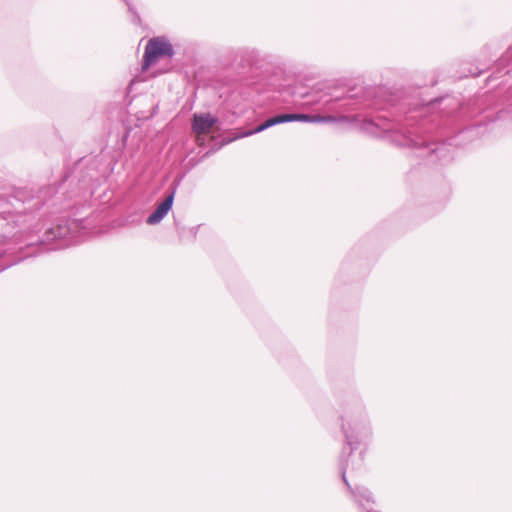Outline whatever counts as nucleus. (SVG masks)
I'll return each mask as SVG.
<instances>
[{"label":"nucleus","instance_id":"5","mask_svg":"<svg viewBox=\"0 0 512 512\" xmlns=\"http://www.w3.org/2000/svg\"><path fill=\"white\" fill-rule=\"evenodd\" d=\"M175 54L173 45L164 36H158L150 39L145 47L143 55L142 68L148 69L149 66L156 63L160 58H172Z\"/></svg>","mask_w":512,"mask_h":512},{"label":"nucleus","instance_id":"7","mask_svg":"<svg viewBox=\"0 0 512 512\" xmlns=\"http://www.w3.org/2000/svg\"><path fill=\"white\" fill-rule=\"evenodd\" d=\"M349 464L344 463V456L342 455L340 458V470H341V476L342 480L345 483L347 490L349 493L354 497V499L359 502L360 504H364V502H370L372 501V493L371 491L364 487V486H357L353 488L350 483L348 482L346 478V472Z\"/></svg>","mask_w":512,"mask_h":512},{"label":"nucleus","instance_id":"8","mask_svg":"<svg viewBox=\"0 0 512 512\" xmlns=\"http://www.w3.org/2000/svg\"><path fill=\"white\" fill-rule=\"evenodd\" d=\"M218 122L210 113H195L192 118V130L197 135L207 134Z\"/></svg>","mask_w":512,"mask_h":512},{"label":"nucleus","instance_id":"4","mask_svg":"<svg viewBox=\"0 0 512 512\" xmlns=\"http://www.w3.org/2000/svg\"><path fill=\"white\" fill-rule=\"evenodd\" d=\"M293 121H299V122H311V123H328V122H335V118L333 116H320V115H308V114H296V113H290V114H279L274 117H271L267 120H265L262 124L258 125L256 128L246 131L242 133L241 137H247L251 136L256 133H260L272 126L287 123V122H293Z\"/></svg>","mask_w":512,"mask_h":512},{"label":"nucleus","instance_id":"6","mask_svg":"<svg viewBox=\"0 0 512 512\" xmlns=\"http://www.w3.org/2000/svg\"><path fill=\"white\" fill-rule=\"evenodd\" d=\"M76 228L77 225L74 220L61 219L57 224L45 231L43 241L53 242L57 240H64L67 241L64 245H68L75 237Z\"/></svg>","mask_w":512,"mask_h":512},{"label":"nucleus","instance_id":"3","mask_svg":"<svg viewBox=\"0 0 512 512\" xmlns=\"http://www.w3.org/2000/svg\"><path fill=\"white\" fill-rule=\"evenodd\" d=\"M341 429L345 442L352 450L367 446L373 437L372 425L362 402L348 405L341 415Z\"/></svg>","mask_w":512,"mask_h":512},{"label":"nucleus","instance_id":"11","mask_svg":"<svg viewBox=\"0 0 512 512\" xmlns=\"http://www.w3.org/2000/svg\"><path fill=\"white\" fill-rule=\"evenodd\" d=\"M175 227H176L179 237L181 239H183L185 237L186 229L184 227L180 226L177 222H175Z\"/></svg>","mask_w":512,"mask_h":512},{"label":"nucleus","instance_id":"1","mask_svg":"<svg viewBox=\"0 0 512 512\" xmlns=\"http://www.w3.org/2000/svg\"><path fill=\"white\" fill-rule=\"evenodd\" d=\"M24 191H16L13 195L0 197V224L5 238H15L17 241L23 234H31L40 230L39 221L33 212L40 205V200L34 197L27 201Z\"/></svg>","mask_w":512,"mask_h":512},{"label":"nucleus","instance_id":"13","mask_svg":"<svg viewBox=\"0 0 512 512\" xmlns=\"http://www.w3.org/2000/svg\"><path fill=\"white\" fill-rule=\"evenodd\" d=\"M188 232L191 234L192 239L196 238L197 229L195 227L189 228Z\"/></svg>","mask_w":512,"mask_h":512},{"label":"nucleus","instance_id":"12","mask_svg":"<svg viewBox=\"0 0 512 512\" xmlns=\"http://www.w3.org/2000/svg\"><path fill=\"white\" fill-rule=\"evenodd\" d=\"M128 6V9L130 12H132L137 20H139V16L137 12L134 10V8L131 6V4L128 2V0H124Z\"/></svg>","mask_w":512,"mask_h":512},{"label":"nucleus","instance_id":"10","mask_svg":"<svg viewBox=\"0 0 512 512\" xmlns=\"http://www.w3.org/2000/svg\"><path fill=\"white\" fill-rule=\"evenodd\" d=\"M239 53L244 56L247 55L251 58H255L258 56V52L255 49L243 48L239 50Z\"/></svg>","mask_w":512,"mask_h":512},{"label":"nucleus","instance_id":"2","mask_svg":"<svg viewBox=\"0 0 512 512\" xmlns=\"http://www.w3.org/2000/svg\"><path fill=\"white\" fill-rule=\"evenodd\" d=\"M415 119L414 115L401 118L392 115L389 111H384L365 119L362 127L374 135L389 134L391 140L398 146L426 149L429 154L442 153L445 150L443 144L440 146L431 144L433 147H430L422 136L414 135L415 132L408 129L414 124Z\"/></svg>","mask_w":512,"mask_h":512},{"label":"nucleus","instance_id":"14","mask_svg":"<svg viewBox=\"0 0 512 512\" xmlns=\"http://www.w3.org/2000/svg\"><path fill=\"white\" fill-rule=\"evenodd\" d=\"M360 455H361L360 461L362 462L363 461V452H360Z\"/></svg>","mask_w":512,"mask_h":512},{"label":"nucleus","instance_id":"9","mask_svg":"<svg viewBox=\"0 0 512 512\" xmlns=\"http://www.w3.org/2000/svg\"><path fill=\"white\" fill-rule=\"evenodd\" d=\"M175 192L176 189H173L171 193L166 196L164 201L160 203L156 209L147 217V224L156 225L164 219V217L168 214L173 206Z\"/></svg>","mask_w":512,"mask_h":512}]
</instances>
